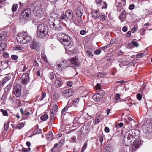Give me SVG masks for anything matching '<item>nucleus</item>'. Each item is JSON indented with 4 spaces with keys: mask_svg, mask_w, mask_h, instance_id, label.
Wrapping results in <instances>:
<instances>
[{
    "mask_svg": "<svg viewBox=\"0 0 152 152\" xmlns=\"http://www.w3.org/2000/svg\"><path fill=\"white\" fill-rule=\"evenodd\" d=\"M140 134V132L138 129H132L128 131L125 135L123 144L125 146H129L132 143V139L138 137Z\"/></svg>",
    "mask_w": 152,
    "mask_h": 152,
    "instance_id": "f257e3e1",
    "label": "nucleus"
},
{
    "mask_svg": "<svg viewBox=\"0 0 152 152\" xmlns=\"http://www.w3.org/2000/svg\"><path fill=\"white\" fill-rule=\"evenodd\" d=\"M59 16L55 13H52L49 18V23L50 26L56 30L60 31L62 29L61 20L58 19Z\"/></svg>",
    "mask_w": 152,
    "mask_h": 152,
    "instance_id": "f03ea898",
    "label": "nucleus"
},
{
    "mask_svg": "<svg viewBox=\"0 0 152 152\" xmlns=\"http://www.w3.org/2000/svg\"><path fill=\"white\" fill-rule=\"evenodd\" d=\"M16 38L18 42L22 44L28 43L32 39L26 31L18 33Z\"/></svg>",
    "mask_w": 152,
    "mask_h": 152,
    "instance_id": "7ed1b4c3",
    "label": "nucleus"
},
{
    "mask_svg": "<svg viewBox=\"0 0 152 152\" xmlns=\"http://www.w3.org/2000/svg\"><path fill=\"white\" fill-rule=\"evenodd\" d=\"M48 32V27L45 24H42L39 25L37 28V36L40 38H43L46 37Z\"/></svg>",
    "mask_w": 152,
    "mask_h": 152,
    "instance_id": "20e7f679",
    "label": "nucleus"
},
{
    "mask_svg": "<svg viewBox=\"0 0 152 152\" xmlns=\"http://www.w3.org/2000/svg\"><path fill=\"white\" fill-rule=\"evenodd\" d=\"M31 10L30 9L27 8L21 14L20 16V19L27 20L29 18V15L31 13Z\"/></svg>",
    "mask_w": 152,
    "mask_h": 152,
    "instance_id": "39448f33",
    "label": "nucleus"
},
{
    "mask_svg": "<svg viewBox=\"0 0 152 152\" xmlns=\"http://www.w3.org/2000/svg\"><path fill=\"white\" fill-rule=\"evenodd\" d=\"M34 15L37 17V18H39L42 16L44 12L41 7H35L34 10Z\"/></svg>",
    "mask_w": 152,
    "mask_h": 152,
    "instance_id": "423d86ee",
    "label": "nucleus"
},
{
    "mask_svg": "<svg viewBox=\"0 0 152 152\" xmlns=\"http://www.w3.org/2000/svg\"><path fill=\"white\" fill-rule=\"evenodd\" d=\"M13 94L17 97H19L21 94V87L19 84H15L14 88Z\"/></svg>",
    "mask_w": 152,
    "mask_h": 152,
    "instance_id": "0eeeda50",
    "label": "nucleus"
},
{
    "mask_svg": "<svg viewBox=\"0 0 152 152\" xmlns=\"http://www.w3.org/2000/svg\"><path fill=\"white\" fill-rule=\"evenodd\" d=\"M63 36L60 37L61 38H62L65 39L64 41L63 42V45L65 46H69L71 42V40L70 37L68 35H63Z\"/></svg>",
    "mask_w": 152,
    "mask_h": 152,
    "instance_id": "6e6552de",
    "label": "nucleus"
},
{
    "mask_svg": "<svg viewBox=\"0 0 152 152\" xmlns=\"http://www.w3.org/2000/svg\"><path fill=\"white\" fill-rule=\"evenodd\" d=\"M30 47L31 49L34 50L38 51L40 50V46L38 42L34 39L32 43L30 45Z\"/></svg>",
    "mask_w": 152,
    "mask_h": 152,
    "instance_id": "1a4fd4ad",
    "label": "nucleus"
},
{
    "mask_svg": "<svg viewBox=\"0 0 152 152\" xmlns=\"http://www.w3.org/2000/svg\"><path fill=\"white\" fill-rule=\"evenodd\" d=\"M133 142L134 143L131 146L130 149L131 152H135L136 150L139 148V142L135 141L134 140Z\"/></svg>",
    "mask_w": 152,
    "mask_h": 152,
    "instance_id": "9d476101",
    "label": "nucleus"
},
{
    "mask_svg": "<svg viewBox=\"0 0 152 152\" xmlns=\"http://www.w3.org/2000/svg\"><path fill=\"white\" fill-rule=\"evenodd\" d=\"M73 94V91L70 89L64 90L62 93L63 95L66 98H68L71 96Z\"/></svg>",
    "mask_w": 152,
    "mask_h": 152,
    "instance_id": "9b49d317",
    "label": "nucleus"
},
{
    "mask_svg": "<svg viewBox=\"0 0 152 152\" xmlns=\"http://www.w3.org/2000/svg\"><path fill=\"white\" fill-rule=\"evenodd\" d=\"M66 18L70 21L74 20V18L73 17V14L72 11L71 10H66L65 13Z\"/></svg>",
    "mask_w": 152,
    "mask_h": 152,
    "instance_id": "f8f14e48",
    "label": "nucleus"
},
{
    "mask_svg": "<svg viewBox=\"0 0 152 152\" xmlns=\"http://www.w3.org/2000/svg\"><path fill=\"white\" fill-rule=\"evenodd\" d=\"M22 82L24 84H26L29 82V77L28 74L26 73L23 75L21 77Z\"/></svg>",
    "mask_w": 152,
    "mask_h": 152,
    "instance_id": "ddd939ff",
    "label": "nucleus"
},
{
    "mask_svg": "<svg viewBox=\"0 0 152 152\" xmlns=\"http://www.w3.org/2000/svg\"><path fill=\"white\" fill-rule=\"evenodd\" d=\"M63 84V82L62 80L59 77L56 78L55 80L54 83V86L56 88H58L60 87Z\"/></svg>",
    "mask_w": 152,
    "mask_h": 152,
    "instance_id": "4468645a",
    "label": "nucleus"
},
{
    "mask_svg": "<svg viewBox=\"0 0 152 152\" xmlns=\"http://www.w3.org/2000/svg\"><path fill=\"white\" fill-rule=\"evenodd\" d=\"M69 61L72 64L75 66H78L80 64L78 58L76 56L72 58L69 60Z\"/></svg>",
    "mask_w": 152,
    "mask_h": 152,
    "instance_id": "2eb2a0df",
    "label": "nucleus"
},
{
    "mask_svg": "<svg viewBox=\"0 0 152 152\" xmlns=\"http://www.w3.org/2000/svg\"><path fill=\"white\" fill-rule=\"evenodd\" d=\"M126 12L125 11H123L121 13L119 17V19L121 22H123L126 20Z\"/></svg>",
    "mask_w": 152,
    "mask_h": 152,
    "instance_id": "dca6fc26",
    "label": "nucleus"
},
{
    "mask_svg": "<svg viewBox=\"0 0 152 152\" xmlns=\"http://www.w3.org/2000/svg\"><path fill=\"white\" fill-rule=\"evenodd\" d=\"M61 62L62 65H64V69L66 67L71 66L69 61L62 60L61 61Z\"/></svg>",
    "mask_w": 152,
    "mask_h": 152,
    "instance_id": "f3484780",
    "label": "nucleus"
},
{
    "mask_svg": "<svg viewBox=\"0 0 152 152\" xmlns=\"http://www.w3.org/2000/svg\"><path fill=\"white\" fill-rule=\"evenodd\" d=\"M76 14L78 17H80L78 19L79 20V22L80 23H81L82 22L81 20L82 12L80 8H77L76 10Z\"/></svg>",
    "mask_w": 152,
    "mask_h": 152,
    "instance_id": "a211bd4d",
    "label": "nucleus"
},
{
    "mask_svg": "<svg viewBox=\"0 0 152 152\" xmlns=\"http://www.w3.org/2000/svg\"><path fill=\"white\" fill-rule=\"evenodd\" d=\"M103 95H100L99 94H95L92 96V98L95 101H98L103 98Z\"/></svg>",
    "mask_w": 152,
    "mask_h": 152,
    "instance_id": "6ab92c4d",
    "label": "nucleus"
},
{
    "mask_svg": "<svg viewBox=\"0 0 152 152\" xmlns=\"http://www.w3.org/2000/svg\"><path fill=\"white\" fill-rule=\"evenodd\" d=\"M99 10H93L91 13L92 17L94 18H98L100 16Z\"/></svg>",
    "mask_w": 152,
    "mask_h": 152,
    "instance_id": "aec40b11",
    "label": "nucleus"
},
{
    "mask_svg": "<svg viewBox=\"0 0 152 152\" xmlns=\"http://www.w3.org/2000/svg\"><path fill=\"white\" fill-rule=\"evenodd\" d=\"M67 35V34H64V33H58L57 35V39L58 40L63 44V42L64 41V40L65 39V38H61V37H62L63 36V35Z\"/></svg>",
    "mask_w": 152,
    "mask_h": 152,
    "instance_id": "412c9836",
    "label": "nucleus"
},
{
    "mask_svg": "<svg viewBox=\"0 0 152 152\" xmlns=\"http://www.w3.org/2000/svg\"><path fill=\"white\" fill-rule=\"evenodd\" d=\"M81 133L82 134H85L88 132V127L87 126H84L81 128Z\"/></svg>",
    "mask_w": 152,
    "mask_h": 152,
    "instance_id": "4be33fe9",
    "label": "nucleus"
},
{
    "mask_svg": "<svg viewBox=\"0 0 152 152\" xmlns=\"http://www.w3.org/2000/svg\"><path fill=\"white\" fill-rule=\"evenodd\" d=\"M64 65H62V64L61 61L60 62H58L57 63L56 67L57 69L59 71H61L64 69Z\"/></svg>",
    "mask_w": 152,
    "mask_h": 152,
    "instance_id": "5701e85b",
    "label": "nucleus"
},
{
    "mask_svg": "<svg viewBox=\"0 0 152 152\" xmlns=\"http://www.w3.org/2000/svg\"><path fill=\"white\" fill-rule=\"evenodd\" d=\"M7 34L4 32L0 33V42L3 41L6 37Z\"/></svg>",
    "mask_w": 152,
    "mask_h": 152,
    "instance_id": "b1692460",
    "label": "nucleus"
},
{
    "mask_svg": "<svg viewBox=\"0 0 152 152\" xmlns=\"http://www.w3.org/2000/svg\"><path fill=\"white\" fill-rule=\"evenodd\" d=\"M127 119L128 121L126 120V121L127 122V124H130L131 125V126H132L133 125H134L135 122L134 120L130 117L128 118Z\"/></svg>",
    "mask_w": 152,
    "mask_h": 152,
    "instance_id": "393cba45",
    "label": "nucleus"
},
{
    "mask_svg": "<svg viewBox=\"0 0 152 152\" xmlns=\"http://www.w3.org/2000/svg\"><path fill=\"white\" fill-rule=\"evenodd\" d=\"M6 45L5 42H2L0 44V51H4L6 47Z\"/></svg>",
    "mask_w": 152,
    "mask_h": 152,
    "instance_id": "a878e982",
    "label": "nucleus"
},
{
    "mask_svg": "<svg viewBox=\"0 0 152 152\" xmlns=\"http://www.w3.org/2000/svg\"><path fill=\"white\" fill-rule=\"evenodd\" d=\"M1 65L2 67V69H5L9 67L8 63L3 61L1 62Z\"/></svg>",
    "mask_w": 152,
    "mask_h": 152,
    "instance_id": "bb28decb",
    "label": "nucleus"
},
{
    "mask_svg": "<svg viewBox=\"0 0 152 152\" xmlns=\"http://www.w3.org/2000/svg\"><path fill=\"white\" fill-rule=\"evenodd\" d=\"M69 108V107L66 106L62 109L61 113L62 115H65L66 113L67 112V111L68 110Z\"/></svg>",
    "mask_w": 152,
    "mask_h": 152,
    "instance_id": "cd10ccee",
    "label": "nucleus"
},
{
    "mask_svg": "<svg viewBox=\"0 0 152 152\" xmlns=\"http://www.w3.org/2000/svg\"><path fill=\"white\" fill-rule=\"evenodd\" d=\"M151 122L149 120H145L144 121L143 125L145 126H148L149 127H151L152 126H150L151 125Z\"/></svg>",
    "mask_w": 152,
    "mask_h": 152,
    "instance_id": "c85d7f7f",
    "label": "nucleus"
},
{
    "mask_svg": "<svg viewBox=\"0 0 152 152\" xmlns=\"http://www.w3.org/2000/svg\"><path fill=\"white\" fill-rule=\"evenodd\" d=\"M129 64V63L127 61H121L120 62L119 65L120 67H121L122 66H126Z\"/></svg>",
    "mask_w": 152,
    "mask_h": 152,
    "instance_id": "c756f323",
    "label": "nucleus"
},
{
    "mask_svg": "<svg viewBox=\"0 0 152 152\" xmlns=\"http://www.w3.org/2000/svg\"><path fill=\"white\" fill-rule=\"evenodd\" d=\"M20 111L22 115H31L30 113L29 112H26L25 111L24 112L22 108H20Z\"/></svg>",
    "mask_w": 152,
    "mask_h": 152,
    "instance_id": "7c9ffc66",
    "label": "nucleus"
},
{
    "mask_svg": "<svg viewBox=\"0 0 152 152\" xmlns=\"http://www.w3.org/2000/svg\"><path fill=\"white\" fill-rule=\"evenodd\" d=\"M42 58L46 63H48V61L46 55L42 53L41 55Z\"/></svg>",
    "mask_w": 152,
    "mask_h": 152,
    "instance_id": "2f4dec72",
    "label": "nucleus"
},
{
    "mask_svg": "<svg viewBox=\"0 0 152 152\" xmlns=\"http://www.w3.org/2000/svg\"><path fill=\"white\" fill-rule=\"evenodd\" d=\"M48 118V115L46 114H44L41 117V119L42 120L45 121Z\"/></svg>",
    "mask_w": 152,
    "mask_h": 152,
    "instance_id": "473e14b6",
    "label": "nucleus"
},
{
    "mask_svg": "<svg viewBox=\"0 0 152 152\" xmlns=\"http://www.w3.org/2000/svg\"><path fill=\"white\" fill-rule=\"evenodd\" d=\"M12 87V85L10 84H9L5 88V92H9Z\"/></svg>",
    "mask_w": 152,
    "mask_h": 152,
    "instance_id": "72a5a7b5",
    "label": "nucleus"
},
{
    "mask_svg": "<svg viewBox=\"0 0 152 152\" xmlns=\"http://www.w3.org/2000/svg\"><path fill=\"white\" fill-rule=\"evenodd\" d=\"M18 5L17 4H14L12 8V12H15L16 11L18 8Z\"/></svg>",
    "mask_w": 152,
    "mask_h": 152,
    "instance_id": "f704fd0d",
    "label": "nucleus"
},
{
    "mask_svg": "<svg viewBox=\"0 0 152 152\" xmlns=\"http://www.w3.org/2000/svg\"><path fill=\"white\" fill-rule=\"evenodd\" d=\"M23 48L22 46L19 45L14 47L13 48V50H21Z\"/></svg>",
    "mask_w": 152,
    "mask_h": 152,
    "instance_id": "c9c22d12",
    "label": "nucleus"
},
{
    "mask_svg": "<svg viewBox=\"0 0 152 152\" xmlns=\"http://www.w3.org/2000/svg\"><path fill=\"white\" fill-rule=\"evenodd\" d=\"M24 126V124L23 123H21L18 124L16 128L20 129L23 127Z\"/></svg>",
    "mask_w": 152,
    "mask_h": 152,
    "instance_id": "e433bc0d",
    "label": "nucleus"
},
{
    "mask_svg": "<svg viewBox=\"0 0 152 152\" xmlns=\"http://www.w3.org/2000/svg\"><path fill=\"white\" fill-rule=\"evenodd\" d=\"M42 96L39 99V101L42 100L46 96V93L45 92H43L41 93Z\"/></svg>",
    "mask_w": 152,
    "mask_h": 152,
    "instance_id": "4c0bfd02",
    "label": "nucleus"
},
{
    "mask_svg": "<svg viewBox=\"0 0 152 152\" xmlns=\"http://www.w3.org/2000/svg\"><path fill=\"white\" fill-rule=\"evenodd\" d=\"M0 111L2 113L3 115L4 116L7 115L8 113L7 110L1 109L0 110Z\"/></svg>",
    "mask_w": 152,
    "mask_h": 152,
    "instance_id": "58836bf2",
    "label": "nucleus"
},
{
    "mask_svg": "<svg viewBox=\"0 0 152 152\" xmlns=\"http://www.w3.org/2000/svg\"><path fill=\"white\" fill-rule=\"evenodd\" d=\"M56 112H55L52 109L50 110V117L51 118H53L54 115L56 114Z\"/></svg>",
    "mask_w": 152,
    "mask_h": 152,
    "instance_id": "ea45409f",
    "label": "nucleus"
},
{
    "mask_svg": "<svg viewBox=\"0 0 152 152\" xmlns=\"http://www.w3.org/2000/svg\"><path fill=\"white\" fill-rule=\"evenodd\" d=\"M99 17L100 20L102 22H103L104 20H105L106 16L102 14H101V15H100Z\"/></svg>",
    "mask_w": 152,
    "mask_h": 152,
    "instance_id": "a19ab883",
    "label": "nucleus"
},
{
    "mask_svg": "<svg viewBox=\"0 0 152 152\" xmlns=\"http://www.w3.org/2000/svg\"><path fill=\"white\" fill-rule=\"evenodd\" d=\"M58 15L59 16V17H58V19H59L60 20L61 19H65L66 18V15L65 14V15L64 14H61V16H60L59 15Z\"/></svg>",
    "mask_w": 152,
    "mask_h": 152,
    "instance_id": "79ce46f5",
    "label": "nucleus"
},
{
    "mask_svg": "<svg viewBox=\"0 0 152 152\" xmlns=\"http://www.w3.org/2000/svg\"><path fill=\"white\" fill-rule=\"evenodd\" d=\"M58 107L56 104H54L53 105V107L52 109L55 112H57L58 110Z\"/></svg>",
    "mask_w": 152,
    "mask_h": 152,
    "instance_id": "37998d69",
    "label": "nucleus"
},
{
    "mask_svg": "<svg viewBox=\"0 0 152 152\" xmlns=\"http://www.w3.org/2000/svg\"><path fill=\"white\" fill-rule=\"evenodd\" d=\"M79 101V99L78 98H77L75 99L73 102V104L75 105H77Z\"/></svg>",
    "mask_w": 152,
    "mask_h": 152,
    "instance_id": "c03bdc74",
    "label": "nucleus"
},
{
    "mask_svg": "<svg viewBox=\"0 0 152 152\" xmlns=\"http://www.w3.org/2000/svg\"><path fill=\"white\" fill-rule=\"evenodd\" d=\"M9 126V123L8 122L5 123L4 124V130H7Z\"/></svg>",
    "mask_w": 152,
    "mask_h": 152,
    "instance_id": "a18cd8bd",
    "label": "nucleus"
},
{
    "mask_svg": "<svg viewBox=\"0 0 152 152\" xmlns=\"http://www.w3.org/2000/svg\"><path fill=\"white\" fill-rule=\"evenodd\" d=\"M144 56V53H140L136 55V57L137 58H140L141 57H143Z\"/></svg>",
    "mask_w": 152,
    "mask_h": 152,
    "instance_id": "49530a36",
    "label": "nucleus"
},
{
    "mask_svg": "<svg viewBox=\"0 0 152 152\" xmlns=\"http://www.w3.org/2000/svg\"><path fill=\"white\" fill-rule=\"evenodd\" d=\"M87 55L89 58H92L93 56V54L89 51H86Z\"/></svg>",
    "mask_w": 152,
    "mask_h": 152,
    "instance_id": "de8ad7c7",
    "label": "nucleus"
},
{
    "mask_svg": "<svg viewBox=\"0 0 152 152\" xmlns=\"http://www.w3.org/2000/svg\"><path fill=\"white\" fill-rule=\"evenodd\" d=\"M138 100L140 101L142 99V95L140 93H138L136 96Z\"/></svg>",
    "mask_w": 152,
    "mask_h": 152,
    "instance_id": "09e8293b",
    "label": "nucleus"
},
{
    "mask_svg": "<svg viewBox=\"0 0 152 152\" xmlns=\"http://www.w3.org/2000/svg\"><path fill=\"white\" fill-rule=\"evenodd\" d=\"M87 144V143H86L84 144L82 147V149L81 150V152H83L86 149Z\"/></svg>",
    "mask_w": 152,
    "mask_h": 152,
    "instance_id": "8fccbe9b",
    "label": "nucleus"
},
{
    "mask_svg": "<svg viewBox=\"0 0 152 152\" xmlns=\"http://www.w3.org/2000/svg\"><path fill=\"white\" fill-rule=\"evenodd\" d=\"M103 3L104 5L102 7V9H103L104 8L106 9L107 7V4L105 1H104L103 2Z\"/></svg>",
    "mask_w": 152,
    "mask_h": 152,
    "instance_id": "3c124183",
    "label": "nucleus"
},
{
    "mask_svg": "<svg viewBox=\"0 0 152 152\" xmlns=\"http://www.w3.org/2000/svg\"><path fill=\"white\" fill-rule=\"evenodd\" d=\"M33 65L36 67L39 66V64L36 60H34L33 62Z\"/></svg>",
    "mask_w": 152,
    "mask_h": 152,
    "instance_id": "603ef678",
    "label": "nucleus"
},
{
    "mask_svg": "<svg viewBox=\"0 0 152 152\" xmlns=\"http://www.w3.org/2000/svg\"><path fill=\"white\" fill-rule=\"evenodd\" d=\"M64 143V141L63 140H61L58 143L59 147H60L62 146L63 145Z\"/></svg>",
    "mask_w": 152,
    "mask_h": 152,
    "instance_id": "864d4df0",
    "label": "nucleus"
},
{
    "mask_svg": "<svg viewBox=\"0 0 152 152\" xmlns=\"http://www.w3.org/2000/svg\"><path fill=\"white\" fill-rule=\"evenodd\" d=\"M7 81L4 79L2 80L0 82V86H2L4 85L6 83Z\"/></svg>",
    "mask_w": 152,
    "mask_h": 152,
    "instance_id": "5fc2aeb1",
    "label": "nucleus"
},
{
    "mask_svg": "<svg viewBox=\"0 0 152 152\" xmlns=\"http://www.w3.org/2000/svg\"><path fill=\"white\" fill-rule=\"evenodd\" d=\"M133 46H134L136 48H137L139 46V44L137 42L134 41H133Z\"/></svg>",
    "mask_w": 152,
    "mask_h": 152,
    "instance_id": "6e6d98bb",
    "label": "nucleus"
},
{
    "mask_svg": "<svg viewBox=\"0 0 152 152\" xmlns=\"http://www.w3.org/2000/svg\"><path fill=\"white\" fill-rule=\"evenodd\" d=\"M101 52V50H100L98 49L95 50L94 51V53L95 54L99 55L100 53Z\"/></svg>",
    "mask_w": 152,
    "mask_h": 152,
    "instance_id": "4d7b16f0",
    "label": "nucleus"
},
{
    "mask_svg": "<svg viewBox=\"0 0 152 152\" xmlns=\"http://www.w3.org/2000/svg\"><path fill=\"white\" fill-rule=\"evenodd\" d=\"M102 1V0H95V2L97 4L99 5H101Z\"/></svg>",
    "mask_w": 152,
    "mask_h": 152,
    "instance_id": "13d9d810",
    "label": "nucleus"
},
{
    "mask_svg": "<svg viewBox=\"0 0 152 152\" xmlns=\"http://www.w3.org/2000/svg\"><path fill=\"white\" fill-rule=\"evenodd\" d=\"M49 78L50 79L52 80L54 78V74L53 72H52L50 73Z\"/></svg>",
    "mask_w": 152,
    "mask_h": 152,
    "instance_id": "bf43d9fd",
    "label": "nucleus"
},
{
    "mask_svg": "<svg viewBox=\"0 0 152 152\" xmlns=\"http://www.w3.org/2000/svg\"><path fill=\"white\" fill-rule=\"evenodd\" d=\"M128 46L129 48H132L133 47V41H132L131 42H129L128 45Z\"/></svg>",
    "mask_w": 152,
    "mask_h": 152,
    "instance_id": "052dcab7",
    "label": "nucleus"
},
{
    "mask_svg": "<svg viewBox=\"0 0 152 152\" xmlns=\"http://www.w3.org/2000/svg\"><path fill=\"white\" fill-rule=\"evenodd\" d=\"M58 98V95L57 94H54L53 96V99L55 100Z\"/></svg>",
    "mask_w": 152,
    "mask_h": 152,
    "instance_id": "680f3d73",
    "label": "nucleus"
},
{
    "mask_svg": "<svg viewBox=\"0 0 152 152\" xmlns=\"http://www.w3.org/2000/svg\"><path fill=\"white\" fill-rule=\"evenodd\" d=\"M120 98V95L118 94L117 93L116 94L115 96V99L116 100H117L119 99Z\"/></svg>",
    "mask_w": 152,
    "mask_h": 152,
    "instance_id": "e2e57ef3",
    "label": "nucleus"
},
{
    "mask_svg": "<svg viewBox=\"0 0 152 152\" xmlns=\"http://www.w3.org/2000/svg\"><path fill=\"white\" fill-rule=\"evenodd\" d=\"M135 5L134 4H132L129 6V8L130 10H132L133 9Z\"/></svg>",
    "mask_w": 152,
    "mask_h": 152,
    "instance_id": "0e129e2a",
    "label": "nucleus"
},
{
    "mask_svg": "<svg viewBox=\"0 0 152 152\" xmlns=\"http://www.w3.org/2000/svg\"><path fill=\"white\" fill-rule=\"evenodd\" d=\"M11 58L15 60H16L18 59V57L16 55H12L11 56Z\"/></svg>",
    "mask_w": 152,
    "mask_h": 152,
    "instance_id": "69168bd1",
    "label": "nucleus"
},
{
    "mask_svg": "<svg viewBox=\"0 0 152 152\" xmlns=\"http://www.w3.org/2000/svg\"><path fill=\"white\" fill-rule=\"evenodd\" d=\"M67 85L69 87H71L72 85V83L71 81H69L67 82Z\"/></svg>",
    "mask_w": 152,
    "mask_h": 152,
    "instance_id": "338daca9",
    "label": "nucleus"
},
{
    "mask_svg": "<svg viewBox=\"0 0 152 152\" xmlns=\"http://www.w3.org/2000/svg\"><path fill=\"white\" fill-rule=\"evenodd\" d=\"M86 31L85 30H81L80 31V33L81 35H83L86 34Z\"/></svg>",
    "mask_w": 152,
    "mask_h": 152,
    "instance_id": "774afa93",
    "label": "nucleus"
}]
</instances>
